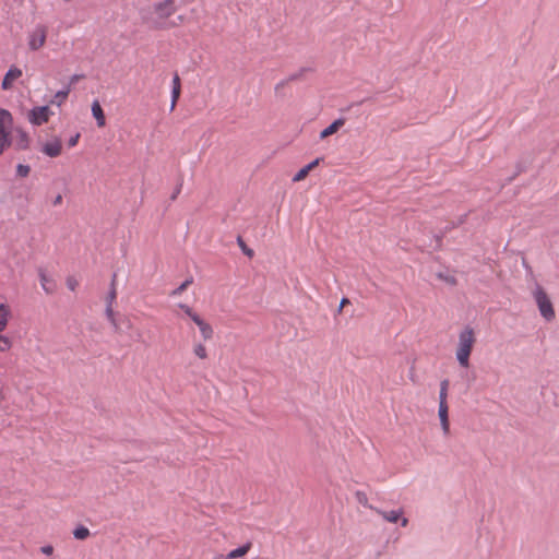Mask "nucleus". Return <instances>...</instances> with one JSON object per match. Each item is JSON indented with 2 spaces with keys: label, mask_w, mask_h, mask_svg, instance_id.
Masks as SVG:
<instances>
[{
  "label": "nucleus",
  "mask_w": 559,
  "mask_h": 559,
  "mask_svg": "<svg viewBox=\"0 0 559 559\" xmlns=\"http://www.w3.org/2000/svg\"><path fill=\"white\" fill-rule=\"evenodd\" d=\"M31 138L26 130L14 126V117L5 108L0 107V155L14 146L19 151L27 150Z\"/></svg>",
  "instance_id": "f257e3e1"
},
{
  "label": "nucleus",
  "mask_w": 559,
  "mask_h": 559,
  "mask_svg": "<svg viewBox=\"0 0 559 559\" xmlns=\"http://www.w3.org/2000/svg\"><path fill=\"white\" fill-rule=\"evenodd\" d=\"M476 343V335L473 329L465 328L460 331L455 345V359L463 369L471 367V355Z\"/></svg>",
  "instance_id": "f03ea898"
},
{
  "label": "nucleus",
  "mask_w": 559,
  "mask_h": 559,
  "mask_svg": "<svg viewBox=\"0 0 559 559\" xmlns=\"http://www.w3.org/2000/svg\"><path fill=\"white\" fill-rule=\"evenodd\" d=\"M12 320V306L4 297L0 296V353H8L13 348V338L5 333Z\"/></svg>",
  "instance_id": "7ed1b4c3"
},
{
  "label": "nucleus",
  "mask_w": 559,
  "mask_h": 559,
  "mask_svg": "<svg viewBox=\"0 0 559 559\" xmlns=\"http://www.w3.org/2000/svg\"><path fill=\"white\" fill-rule=\"evenodd\" d=\"M175 0H160L152 7V23L163 28L168 26V20L176 12Z\"/></svg>",
  "instance_id": "20e7f679"
},
{
  "label": "nucleus",
  "mask_w": 559,
  "mask_h": 559,
  "mask_svg": "<svg viewBox=\"0 0 559 559\" xmlns=\"http://www.w3.org/2000/svg\"><path fill=\"white\" fill-rule=\"evenodd\" d=\"M533 296L542 317L547 321H551L555 318V311L547 294L542 287L537 286L533 292Z\"/></svg>",
  "instance_id": "39448f33"
},
{
  "label": "nucleus",
  "mask_w": 559,
  "mask_h": 559,
  "mask_svg": "<svg viewBox=\"0 0 559 559\" xmlns=\"http://www.w3.org/2000/svg\"><path fill=\"white\" fill-rule=\"evenodd\" d=\"M52 116L53 111L48 105L34 106L27 112V121L33 127H39L47 123Z\"/></svg>",
  "instance_id": "423d86ee"
},
{
  "label": "nucleus",
  "mask_w": 559,
  "mask_h": 559,
  "mask_svg": "<svg viewBox=\"0 0 559 559\" xmlns=\"http://www.w3.org/2000/svg\"><path fill=\"white\" fill-rule=\"evenodd\" d=\"M47 39V31L45 26L37 25L27 34V47L31 51H38L41 49Z\"/></svg>",
  "instance_id": "0eeeda50"
},
{
  "label": "nucleus",
  "mask_w": 559,
  "mask_h": 559,
  "mask_svg": "<svg viewBox=\"0 0 559 559\" xmlns=\"http://www.w3.org/2000/svg\"><path fill=\"white\" fill-rule=\"evenodd\" d=\"M378 514L388 523L400 524L401 527H406L408 525V519L405 516L402 508L392 510H379Z\"/></svg>",
  "instance_id": "6e6552de"
},
{
  "label": "nucleus",
  "mask_w": 559,
  "mask_h": 559,
  "mask_svg": "<svg viewBox=\"0 0 559 559\" xmlns=\"http://www.w3.org/2000/svg\"><path fill=\"white\" fill-rule=\"evenodd\" d=\"M191 321L198 328L200 337L204 342L211 341L213 338L214 329H213L212 324L206 319H204L200 313L194 316V318H192Z\"/></svg>",
  "instance_id": "1a4fd4ad"
},
{
  "label": "nucleus",
  "mask_w": 559,
  "mask_h": 559,
  "mask_svg": "<svg viewBox=\"0 0 559 559\" xmlns=\"http://www.w3.org/2000/svg\"><path fill=\"white\" fill-rule=\"evenodd\" d=\"M22 76H23L22 69L16 66H11L2 79L1 88L3 91L12 90L14 87L15 83L17 81H20Z\"/></svg>",
  "instance_id": "9d476101"
},
{
  "label": "nucleus",
  "mask_w": 559,
  "mask_h": 559,
  "mask_svg": "<svg viewBox=\"0 0 559 559\" xmlns=\"http://www.w3.org/2000/svg\"><path fill=\"white\" fill-rule=\"evenodd\" d=\"M40 151L48 157H57L62 152V143L59 138H52L41 144Z\"/></svg>",
  "instance_id": "9b49d317"
},
{
  "label": "nucleus",
  "mask_w": 559,
  "mask_h": 559,
  "mask_svg": "<svg viewBox=\"0 0 559 559\" xmlns=\"http://www.w3.org/2000/svg\"><path fill=\"white\" fill-rule=\"evenodd\" d=\"M438 417L440 421L441 430L444 435H448L450 431V421H449V406L448 404H439L438 406Z\"/></svg>",
  "instance_id": "f8f14e48"
},
{
  "label": "nucleus",
  "mask_w": 559,
  "mask_h": 559,
  "mask_svg": "<svg viewBox=\"0 0 559 559\" xmlns=\"http://www.w3.org/2000/svg\"><path fill=\"white\" fill-rule=\"evenodd\" d=\"M91 111H92L93 117L96 120L97 126L99 128H103L106 124V118H105L104 110L98 100H94L92 103Z\"/></svg>",
  "instance_id": "ddd939ff"
},
{
  "label": "nucleus",
  "mask_w": 559,
  "mask_h": 559,
  "mask_svg": "<svg viewBox=\"0 0 559 559\" xmlns=\"http://www.w3.org/2000/svg\"><path fill=\"white\" fill-rule=\"evenodd\" d=\"M344 123H345V120L343 118H338V119L334 120L330 126H328L320 132V139H325V138L334 134L344 126Z\"/></svg>",
  "instance_id": "4468645a"
},
{
  "label": "nucleus",
  "mask_w": 559,
  "mask_h": 559,
  "mask_svg": "<svg viewBox=\"0 0 559 559\" xmlns=\"http://www.w3.org/2000/svg\"><path fill=\"white\" fill-rule=\"evenodd\" d=\"M192 353L194 357H197L200 360H205L209 358V350L204 343L202 342H194L192 346Z\"/></svg>",
  "instance_id": "2eb2a0df"
},
{
  "label": "nucleus",
  "mask_w": 559,
  "mask_h": 559,
  "mask_svg": "<svg viewBox=\"0 0 559 559\" xmlns=\"http://www.w3.org/2000/svg\"><path fill=\"white\" fill-rule=\"evenodd\" d=\"M180 95V79L178 75H175L173 79V88H171V104L170 109L173 110L176 106V103Z\"/></svg>",
  "instance_id": "dca6fc26"
},
{
  "label": "nucleus",
  "mask_w": 559,
  "mask_h": 559,
  "mask_svg": "<svg viewBox=\"0 0 559 559\" xmlns=\"http://www.w3.org/2000/svg\"><path fill=\"white\" fill-rule=\"evenodd\" d=\"M448 390H449V381L442 380L440 383V391H439V404H448Z\"/></svg>",
  "instance_id": "f3484780"
},
{
  "label": "nucleus",
  "mask_w": 559,
  "mask_h": 559,
  "mask_svg": "<svg viewBox=\"0 0 559 559\" xmlns=\"http://www.w3.org/2000/svg\"><path fill=\"white\" fill-rule=\"evenodd\" d=\"M73 536L75 539L84 540L90 536V530L84 525H79L74 528Z\"/></svg>",
  "instance_id": "a211bd4d"
},
{
  "label": "nucleus",
  "mask_w": 559,
  "mask_h": 559,
  "mask_svg": "<svg viewBox=\"0 0 559 559\" xmlns=\"http://www.w3.org/2000/svg\"><path fill=\"white\" fill-rule=\"evenodd\" d=\"M249 545L240 546L227 554V559H235L245 556L249 551Z\"/></svg>",
  "instance_id": "6ab92c4d"
},
{
  "label": "nucleus",
  "mask_w": 559,
  "mask_h": 559,
  "mask_svg": "<svg viewBox=\"0 0 559 559\" xmlns=\"http://www.w3.org/2000/svg\"><path fill=\"white\" fill-rule=\"evenodd\" d=\"M40 285L46 293H52L55 289L52 281L45 273L40 274Z\"/></svg>",
  "instance_id": "aec40b11"
},
{
  "label": "nucleus",
  "mask_w": 559,
  "mask_h": 559,
  "mask_svg": "<svg viewBox=\"0 0 559 559\" xmlns=\"http://www.w3.org/2000/svg\"><path fill=\"white\" fill-rule=\"evenodd\" d=\"M178 308L182 311V313L189 318L190 320L194 318L199 312H197L192 307L186 304H179Z\"/></svg>",
  "instance_id": "412c9836"
},
{
  "label": "nucleus",
  "mask_w": 559,
  "mask_h": 559,
  "mask_svg": "<svg viewBox=\"0 0 559 559\" xmlns=\"http://www.w3.org/2000/svg\"><path fill=\"white\" fill-rule=\"evenodd\" d=\"M355 499L361 506H365V507L368 506V497L364 491H360V490L356 491Z\"/></svg>",
  "instance_id": "4be33fe9"
},
{
  "label": "nucleus",
  "mask_w": 559,
  "mask_h": 559,
  "mask_svg": "<svg viewBox=\"0 0 559 559\" xmlns=\"http://www.w3.org/2000/svg\"><path fill=\"white\" fill-rule=\"evenodd\" d=\"M115 299V292H111L110 295H109V301H108V305H107V308H106V314L107 317L110 319V320H114V310H112V307H111V304Z\"/></svg>",
  "instance_id": "5701e85b"
},
{
  "label": "nucleus",
  "mask_w": 559,
  "mask_h": 559,
  "mask_svg": "<svg viewBox=\"0 0 559 559\" xmlns=\"http://www.w3.org/2000/svg\"><path fill=\"white\" fill-rule=\"evenodd\" d=\"M308 171L307 169H305V167L300 168L293 177V181L294 182H299L301 180H304L307 176H308Z\"/></svg>",
  "instance_id": "b1692460"
},
{
  "label": "nucleus",
  "mask_w": 559,
  "mask_h": 559,
  "mask_svg": "<svg viewBox=\"0 0 559 559\" xmlns=\"http://www.w3.org/2000/svg\"><path fill=\"white\" fill-rule=\"evenodd\" d=\"M68 94H69V88H66V90H62V91H58L55 94V98L58 99V105L59 106L68 97Z\"/></svg>",
  "instance_id": "393cba45"
},
{
  "label": "nucleus",
  "mask_w": 559,
  "mask_h": 559,
  "mask_svg": "<svg viewBox=\"0 0 559 559\" xmlns=\"http://www.w3.org/2000/svg\"><path fill=\"white\" fill-rule=\"evenodd\" d=\"M40 552L47 557H51L55 552V548L52 545L50 544H47V545H43L40 547Z\"/></svg>",
  "instance_id": "a878e982"
},
{
  "label": "nucleus",
  "mask_w": 559,
  "mask_h": 559,
  "mask_svg": "<svg viewBox=\"0 0 559 559\" xmlns=\"http://www.w3.org/2000/svg\"><path fill=\"white\" fill-rule=\"evenodd\" d=\"M438 277L443 280L445 283H448L450 285H454L455 284V278H454L453 275H443L442 273H439Z\"/></svg>",
  "instance_id": "bb28decb"
},
{
  "label": "nucleus",
  "mask_w": 559,
  "mask_h": 559,
  "mask_svg": "<svg viewBox=\"0 0 559 559\" xmlns=\"http://www.w3.org/2000/svg\"><path fill=\"white\" fill-rule=\"evenodd\" d=\"M16 170L20 176L25 177L29 173V167L26 165H19Z\"/></svg>",
  "instance_id": "cd10ccee"
},
{
  "label": "nucleus",
  "mask_w": 559,
  "mask_h": 559,
  "mask_svg": "<svg viewBox=\"0 0 559 559\" xmlns=\"http://www.w3.org/2000/svg\"><path fill=\"white\" fill-rule=\"evenodd\" d=\"M79 139H80V134L79 133H75L73 136H71L68 141V144L70 147H73L78 144L79 142Z\"/></svg>",
  "instance_id": "c85d7f7f"
},
{
  "label": "nucleus",
  "mask_w": 559,
  "mask_h": 559,
  "mask_svg": "<svg viewBox=\"0 0 559 559\" xmlns=\"http://www.w3.org/2000/svg\"><path fill=\"white\" fill-rule=\"evenodd\" d=\"M67 285H68V287H69L71 290H74V289H75V287H76V281H75V280L70 278V280H68Z\"/></svg>",
  "instance_id": "c756f323"
},
{
  "label": "nucleus",
  "mask_w": 559,
  "mask_h": 559,
  "mask_svg": "<svg viewBox=\"0 0 559 559\" xmlns=\"http://www.w3.org/2000/svg\"><path fill=\"white\" fill-rule=\"evenodd\" d=\"M319 163H320V158H316L312 162H310L309 164L312 166V168H314L319 165Z\"/></svg>",
  "instance_id": "7c9ffc66"
},
{
  "label": "nucleus",
  "mask_w": 559,
  "mask_h": 559,
  "mask_svg": "<svg viewBox=\"0 0 559 559\" xmlns=\"http://www.w3.org/2000/svg\"><path fill=\"white\" fill-rule=\"evenodd\" d=\"M346 302H348V300H347L346 298H343V299L341 300V304H340V307H338V311H341V310H342V308L344 307V305H345Z\"/></svg>",
  "instance_id": "2f4dec72"
},
{
  "label": "nucleus",
  "mask_w": 559,
  "mask_h": 559,
  "mask_svg": "<svg viewBox=\"0 0 559 559\" xmlns=\"http://www.w3.org/2000/svg\"><path fill=\"white\" fill-rule=\"evenodd\" d=\"M305 169H307L308 173H310L313 168L310 164H307L306 166H304Z\"/></svg>",
  "instance_id": "473e14b6"
},
{
  "label": "nucleus",
  "mask_w": 559,
  "mask_h": 559,
  "mask_svg": "<svg viewBox=\"0 0 559 559\" xmlns=\"http://www.w3.org/2000/svg\"><path fill=\"white\" fill-rule=\"evenodd\" d=\"M61 1H62V2H64V3H69V2H71L72 0H61Z\"/></svg>",
  "instance_id": "72a5a7b5"
},
{
  "label": "nucleus",
  "mask_w": 559,
  "mask_h": 559,
  "mask_svg": "<svg viewBox=\"0 0 559 559\" xmlns=\"http://www.w3.org/2000/svg\"><path fill=\"white\" fill-rule=\"evenodd\" d=\"M61 200V197L59 195L57 199H56V202H60Z\"/></svg>",
  "instance_id": "f704fd0d"
},
{
  "label": "nucleus",
  "mask_w": 559,
  "mask_h": 559,
  "mask_svg": "<svg viewBox=\"0 0 559 559\" xmlns=\"http://www.w3.org/2000/svg\"><path fill=\"white\" fill-rule=\"evenodd\" d=\"M185 287H186V284H182L181 287H180V290L185 289Z\"/></svg>",
  "instance_id": "c9c22d12"
}]
</instances>
